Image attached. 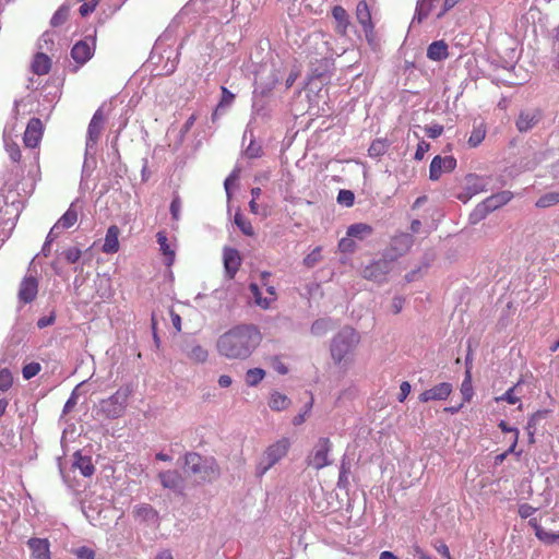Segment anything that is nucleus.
I'll use <instances>...</instances> for the list:
<instances>
[{
  "label": "nucleus",
  "instance_id": "nucleus-1",
  "mask_svg": "<svg viewBox=\"0 0 559 559\" xmlns=\"http://www.w3.org/2000/svg\"><path fill=\"white\" fill-rule=\"evenodd\" d=\"M260 331L250 324L237 325L217 340V350L228 359H246L259 346Z\"/></svg>",
  "mask_w": 559,
  "mask_h": 559
},
{
  "label": "nucleus",
  "instance_id": "nucleus-2",
  "mask_svg": "<svg viewBox=\"0 0 559 559\" xmlns=\"http://www.w3.org/2000/svg\"><path fill=\"white\" fill-rule=\"evenodd\" d=\"M360 343L359 333L352 326H344L331 341L330 350L335 364L352 360L354 352Z\"/></svg>",
  "mask_w": 559,
  "mask_h": 559
},
{
  "label": "nucleus",
  "instance_id": "nucleus-3",
  "mask_svg": "<svg viewBox=\"0 0 559 559\" xmlns=\"http://www.w3.org/2000/svg\"><path fill=\"white\" fill-rule=\"evenodd\" d=\"M132 391L129 388L117 390L111 396L100 402V411L106 418L116 419L124 414Z\"/></svg>",
  "mask_w": 559,
  "mask_h": 559
},
{
  "label": "nucleus",
  "instance_id": "nucleus-4",
  "mask_svg": "<svg viewBox=\"0 0 559 559\" xmlns=\"http://www.w3.org/2000/svg\"><path fill=\"white\" fill-rule=\"evenodd\" d=\"M186 467L194 475H199L203 480H212L219 475L217 464L212 461L206 464L199 453L189 452L185 455Z\"/></svg>",
  "mask_w": 559,
  "mask_h": 559
},
{
  "label": "nucleus",
  "instance_id": "nucleus-5",
  "mask_svg": "<svg viewBox=\"0 0 559 559\" xmlns=\"http://www.w3.org/2000/svg\"><path fill=\"white\" fill-rule=\"evenodd\" d=\"M332 450V442L329 438L321 437L318 439L311 453L307 457L308 466L319 471L331 464L329 453Z\"/></svg>",
  "mask_w": 559,
  "mask_h": 559
},
{
  "label": "nucleus",
  "instance_id": "nucleus-6",
  "mask_svg": "<svg viewBox=\"0 0 559 559\" xmlns=\"http://www.w3.org/2000/svg\"><path fill=\"white\" fill-rule=\"evenodd\" d=\"M414 245V238L412 234L397 233L390 241L389 247L385 250V257L392 261L405 255Z\"/></svg>",
  "mask_w": 559,
  "mask_h": 559
},
{
  "label": "nucleus",
  "instance_id": "nucleus-7",
  "mask_svg": "<svg viewBox=\"0 0 559 559\" xmlns=\"http://www.w3.org/2000/svg\"><path fill=\"white\" fill-rule=\"evenodd\" d=\"M289 448L290 441L285 437L269 445L264 452V460L266 461V465L263 467L262 473H265L269 468L285 457Z\"/></svg>",
  "mask_w": 559,
  "mask_h": 559
},
{
  "label": "nucleus",
  "instance_id": "nucleus-8",
  "mask_svg": "<svg viewBox=\"0 0 559 559\" xmlns=\"http://www.w3.org/2000/svg\"><path fill=\"white\" fill-rule=\"evenodd\" d=\"M393 261L384 255L383 259L371 262L362 270V276L366 280L382 282L385 275L391 271Z\"/></svg>",
  "mask_w": 559,
  "mask_h": 559
},
{
  "label": "nucleus",
  "instance_id": "nucleus-9",
  "mask_svg": "<svg viewBox=\"0 0 559 559\" xmlns=\"http://www.w3.org/2000/svg\"><path fill=\"white\" fill-rule=\"evenodd\" d=\"M456 167V159L449 156L437 155L432 158L429 167V178L432 181L439 180L443 173H451Z\"/></svg>",
  "mask_w": 559,
  "mask_h": 559
},
{
  "label": "nucleus",
  "instance_id": "nucleus-10",
  "mask_svg": "<svg viewBox=\"0 0 559 559\" xmlns=\"http://www.w3.org/2000/svg\"><path fill=\"white\" fill-rule=\"evenodd\" d=\"M44 135V124L39 118H31L24 135L23 143L28 148H35L39 145Z\"/></svg>",
  "mask_w": 559,
  "mask_h": 559
},
{
  "label": "nucleus",
  "instance_id": "nucleus-11",
  "mask_svg": "<svg viewBox=\"0 0 559 559\" xmlns=\"http://www.w3.org/2000/svg\"><path fill=\"white\" fill-rule=\"evenodd\" d=\"M453 386L449 382H441L430 389L425 390L418 396L419 402L428 403L431 401H445L452 393Z\"/></svg>",
  "mask_w": 559,
  "mask_h": 559
},
{
  "label": "nucleus",
  "instance_id": "nucleus-12",
  "mask_svg": "<svg viewBox=\"0 0 559 559\" xmlns=\"http://www.w3.org/2000/svg\"><path fill=\"white\" fill-rule=\"evenodd\" d=\"M38 286V280L35 276H24L17 293L20 302L24 305L33 302L37 297Z\"/></svg>",
  "mask_w": 559,
  "mask_h": 559
},
{
  "label": "nucleus",
  "instance_id": "nucleus-13",
  "mask_svg": "<svg viewBox=\"0 0 559 559\" xmlns=\"http://www.w3.org/2000/svg\"><path fill=\"white\" fill-rule=\"evenodd\" d=\"M94 49L95 38L80 40L72 47L71 56L79 66H83L92 58Z\"/></svg>",
  "mask_w": 559,
  "mask_h": 559
},
{
  "label": "nucleus",
  "instance_id": "nucleus-14",
  "mask_svg": "<svg viewBox=\"0 0 559 559\" xmlns=\"http://www.w3.org/2000/svg\"><path fill=\"white\" fill-rule=\"evenodd\" d=\"M356 19L361 25L367 37L372 34L374 25L371 19V12L366 0H361L356 7Z\"/></svg>",
  "mask_w": 559,
  "mask_h": 559
},
{
  "label": "nucleus",
  "instance_id": "nucleus-15",
  "mask_svg": "<svg viewBox=\"0 0 559 559\" xmlns=\"http://www.w3.org/2000/svg\"><path fill=\"white\" fill-rule=\"evenodd\" d=\"M104 124H105V115L103 112V109L98 108L94 112V115L90 121V124H88L87 139L90 142L96 143L99 140L100 134L104 129Z\"/></svg>",
  "mask_w": 559,
  "mask_h": 559
},
{
  "label": "nucleus",
  "instance_id": "nucleus-16",
  "mask_svg": "<svg viewBox=\"0 0 559 559\" xmlns=\"http://www.w3.org/2000/svg\"><path fill=\"white\" fill-rule=\"evenodd\" d=\"M540 119V112L537 109L522 111L516 119L515 126L520 132L531 130Z\"/></svg>",
  "mask_w": 559,
  "mask_h": 559
},
{
  "label": "nucleus",
  "instance_id": "nucleus-17",
  "mask_svg": "<svg viewBox=\"0 0 559 559\" xmlns=\"http://www.w3.org/2000/svg\"><path fill=\"white\" fill-rule=\"evenodd\" d=\"M27 544L34 559H51L48 539L31 538Z\"/></svg>",
  "mask_w": 559,
  "mask_h": 559
},
{
  "label": "nucleus",
  "instance_id": "nucleus-18",
  "mask_svg": "<svg viewBox=\"0 0 559 559\" xmlns=\"http://www.w3.org/2000/svg\"><path fill=\"white\" fill-rule=\"evenodd\" d=\"M513 194L510 191H501L499 193L492 194L489 198H487L481 206L485 212H492L502 205L507 204L511 199Z\"/></svg>",
  "mask_w": 559,
  "mask_h": 559
},
{
  "label": "nucleus",
  "instance_id": "nucleus-19",
  "mask_svg": "<svg viewBox=\"0 0 559 559\" xmlns=\"http://www.w3.org/2000/svg\"><path fill=\"white\" fill-rule=\"evenodd\" d=\"M119 235H120V229L117 225H111L108 227L106 237H105V242L102 248L104 253L112 254V253L118 252V250L120 248Z\"/></svg>",
  "mask_w": 559,
  "mask_h": 559
},
{
  "label": "nucleus",
  "instance_id": "nucleus-20",
  "mask_svg": "<svg viewBox=\"0 0 559 559\" xmlns=\"http://www.w3.org/2000/svg\"><path fill=\"white\" fill-rule=\"evenodd\" d=\"M332 16L336 23L334 28L336 34L345 36L350 24L348 13L342 5H335L332 9Z\"/></svg>",
  "mask_w": 559,
  "mask_h": 559
},
{
  "label": "nucleus",
  "instance_id": "nucleus-21",
  "mask_svg": "<svg viewBox=\"0 0 559 559\" xmlns=\"http://www.w3.org/2000/svg\"><path fill=\"white\" fill-rule=\"evenodd\" d=\"M241 260L239 257V253L236 249H227L224 252V265L226 273L230 278L235 276L237 273L239 266H240Z\"/></svg>",
  "mask_w": 559,
  "mask_h": 559
},
{
  "label": "nucleus",
  "instance_id": "nucleus-22",
  "mask_svg": "<svg viewBox=\"0 0 559 559\" xmlns=\"http://www.w3.org/2000/svg\"><path fill=\"white\" fill-rule=\"evenodd\" d=\"M427 57L432 61H441L449 57L448 44L444 40H436L427 48Z\"/></svg>",
  "mask_w": 559,
  "mask_h": 559
},
{
  "label": "nucleus",
  "instance_id": "nucleus-23",
  "mask_svg": "<svg viewBox=\"0 0 559 559\" xmlns=\"http://www.w3.org/2000/svg\"><path fill=\"white\" fill-rule=\"evenodd\" d=\"M51 68V59L43 52H37L32 61V71L37 75L47 74Z\"/></svg>",
  "mask_w": 559,
  "mask_h": 559
},
{
  "label": "nucleus",
  "instance_id": "nucleus-24",
  "mask_svg": "<svg viewBox=\"0 0 559 559\" xmlns=\"http://www.w3.org/2000/svg\"><path fill=\"white\" fill-rule=\"evenodd\" d=\"M269 407L274 412H282L287 409L292 402L289 397L278 391H273L269 397Z\"/></svg>",
  "mask_w": 559,
  "mask_h": 559
},
{
  "label": "nucleus",
  "instance_id": "nucleus-25",
  "mask_svg": "<svg viewBox=\"0 0 559 559\" xmlns=\"http://www.w3.org/2000/svg\"><path fill=\"white\" fill-rule=\"evenodd\" d=\"M157 243L159 245V249L165 257V262L168 266H170L175 261V250H173L168 243L167 235L165 231H158L156 234Z\"/></svg>",
  "mask_w": 559,
  "mask_h": 559
},
{
  "label": "nucleus",
  "instance_id": "nucleus-26",
  "mask_svg": "<svg viewBox=\"0 0 559 559\" xmlns=\"http://www.w3.org/2000/svg\"><path fill=\"white\" fill-rule=\"evenodd\" d=\"M73 466L75 468H79L81 474L85 477L92 476L95 472V467L92 463V459L90 456H84L79 452H76L74 454Z\"/></svg>",
  "mask_w": 559,
  "mask_h": 559
},
{
  "label": "nucleus",
  "instance_id": "nucleus-27",
  "mask_svg": "<svg viewBox=\"0 0 559 559\" xmlns=\"http://www.w3.org/2000/svg\"><path fill=\"white\" fill-rule=\"evenodd\" d=\"M440 0H418L415 11V19L418 23H421L436 8V4Z\"/></svg>",
  "mask_w": 559,
  "mask_h": 559
},
{
  "label": "nucleus",
  "instance_id": "nucleus-28",
  "mask_svg": "<svg viewBox=\"0 0 559 559\" xmlns=\"http://www.w3.org/2000/svg\"><path fill=\"white\" fill-rule=\"evenodd\" d=\"M78 222V211L74 209L73 204L70 205L68 211L57 221L56 229H61L62 231L71 228Z\"/></svg>",
  "mask_w": 559,
  "mask_h": 559
},
{
  "label": "nucleus",
  "instance_id": "nucleus-29",
  "mask_svg": "<svg viewBox=\"0 0 559 559\" xmlns=\"http://www.w3.org/2000/svg\"><path fill=\"white\" fill-rule=\"evenodd\" d=\"M269 276H270L269 272H263L261 274L263 285L266 286V294H267V296H265L264 299L258 300V306L262 309H269L271 307V305L277 299V295H276L274 286H270L266 284V280Z\"/></svg>",
  "mask_w": 559,
  "mask_h": 559
},
{
  "label": "nucleus",
  "instance_id": "nucleus-30",
  "mask_svg": "<svg viewBox=\"0 0 559 559\" xmlns=\"http://www.w3.org/2000/svg\"><path fill=\"white\" fill-rule=\"evenodd\" d=\"M372 227L365 223L353 224L347 228V236L358 239H364L366 236L371 235Z\"/></svg>",
  "mask_w": 559,
  "mask_h": 559
},
{
  "label": "nucleus",
  "instance_id": "nucleus-31",
  "mask_svg": "<svg viewBox=\"0 0 559 559\" xmlns=\"http://www.w3.org/2000/svg\"><path fill=\"white\" fill-rule=\"evenodd\" d=\"M158 477L160 479L162 485L165 488L170 489L177 488L181 480L180 474L177 471L162 472L159 473Z\"/></svg>",
  "mask_w": 559,
  "mask_h": 559
},
{
  "label": "nucleus",
  "instance_id": "nucleus-32",
  "mask_svg": "<svg viewBox=\"0 0 559 559\" xmlns=\"http://www.w3.org/2000/svg\"><path fill=\"white\" fill-rule=\"evenodd\" d=\"M389 146L390 143L386 139H376L368 148V155L378 158L386 153Z\"/></svg>",
  "mask_w": 559,
  "mask_h": 559
},
{
  "label": "nucleus",
  "instance_id": "nucleus-33",
  "mask_svg": "<svg viewBox=\"0 0 559 559\" xmlns=\"http://www.w3.org/2000/svg\"><path fill=\"white\" fill-rule=\"evenodd\" d=\"M530 524L534 526L535 528V535L536 537L545 543V544H548V545H551V544H555L556 542H558V537H557V534L555 533H549L547 531H545L540 525H538L536 522H533V521H530Z\"/></svg>",
  "mask_w": 559,
  "mask_h": 559
},
{
  "label": "nucleus",
  "instance_id": "nucleus-34",
  "mask_svg": "<svg viewBox=\"0 0 559 559\" xmlns=\"http://www.w3.org/2000/svg\"><path fill=\"white\" fill-rule=\"evenodd\" d=\"M207 357L209 352L201 345H195L188 352V358L194 364H203Z\"/></svg>",
  "mask_w": 559,
  "mask_h": 559
},
{
  "label": "nucleus",
  "instance_id": "nucleus-35",
  "mask_svg": "<svg viewBox=\"0 0 559 559\" xmlns=\"http://www.w3.org/2000/svg\"><path fill=\"white\" fill-rule=\"evenodd\" d=\"M559 203V192H548L542 195L535 203L536 207L546 209Z\"/></svg>",
  "mask_w": 559,
  "mask_h": 559
},
{
  "label": "nucleus",
  "instance_id": "nucleus-36",
  "mask_svg": "<svg viewBox=\"0 0 559 559\" xmlns=\"http://www.w3.org/2000/svg\"><path fill=\"white\" fill-rule=\"evenodd\" d=\"M234 222L246 236L254 235V229L251 225V222L247 217H245L240 212H237L235 214Z\"/></svg>",
  "mask_w": 559,
  "mask_h": 559
},
{
  "label": "nucleus",
  "instance_id": "nucleus-37",
  "mask_svg": "<svg viewBox=\"0 0 559 559\" xmlns=\"http://www.w3.org/2000/svg\"><path fill=\"white\" fill-rule=\"evenodd\" d=\"M265 377V371L261 368L249 369L246 373V382L249 386L258 385Z\"/></svg>",
  "mask_w": 559,
  "mask_h": 559
},
{
  "label": "nucleus",
  "instance_id": "nucleus-38",
  "mask_svg": "<svg viewBox=\"0 0 559 559\" xmlns=\"http://www.w3.org/2000/svg\"><path fill=\"white\" fill-rule=\"evenodd\" d=\"M70 9L67 5H61L52 15L50 24L53 27L63 25L69 17Z\"/></svg>",
  "mask_w": 559,
  "mask_h": 559
},
{
  "label": "nucleus",
  "instance_id": "nucleus-39",
  "mask_svg": "<svg viewBox=\"0 0 559 559\" xmlns=\"http://www.w3.org/2000/svg\"><path fill=\"white\" fill-rule=\"evenodd\" d=\"M485 136L486 130L484 127L479 126L477 128H474L468 138L467 143L471 147H477L484 141Z\"/></svg>",
  "mask_w": 559,
  "mask_h": 559
},
{
  "label": "nucleus",
  "instance_id": "nucleus-40",
  "mask_svg": "<svg viewBox=\"0 0 559 559\" xmlns=\"http://www.w3.org/2000/svg\"><path fill=\"white\" fill-rule=\"evenodd\" d=\"M13 384L12 372L8 368L0 369V391L7 392Z\"/></svg>",
  "mask_w": 559,
  "mask_h": 559
},
{
  "label": "nucleus",
  "instance_id": "nucleus-41",
  "mask_svg": "<svg viewBox=\"0 0 559 559\" xmlns=\"http://www.w3.org/2000/svg\"><path fill=\"white\" fill-rule=\"evenodd\" d=\"M461 393L463 396V403L469 402L473 397V388L469 371H466V378L463 380L461 385Z\"/></svg>",
  "mask_w": 559,
  "mask_h": 559
},
{
  "label": "nucleus",
  "instance_id": "nucleus-42",
  "mask_svg": "<svg viewBox=\"0 0 559 559\" xmlns=\"http://www.w3.org/2000/svg\"><path fill=\"white\" fill-rule=\"evenodd\" d=\"M41 370V366L39 362L32 361L26 364L22 369V374L25 380H29L37 376Z\"/></svg>",
  "mask_w": 559,
  "mask_h": 559
},
{
  "label": "nucleus",
  "instance_id": "nucleus-43",
  "mask_svg": "<svg viewBox=\"0 0 559 559\" xmlns=\"http://www.w3.org/2000/svg\"><path fill=\"white\" fill-rule=\"evenodd\" d=\"M221 91H222V97L216 107L215 112L213 114V119L215 118L216 112L219 108L229 106L235 99V94H233L230 91H228L225 86H222Z\"/></svg>",
  "mask_w": 559,
  "mask_h": 559
},
{
  "label": "nucleus",
  "instance_id": "nucleus-44",
  "mask_svg": "<svg viewBox=\"0 0 559 559\" xmlns=\"http://www.w3.org/2000/svg\"><path fill=\"white\" fill-rule=\"evenodd\" d=\"M321 247H316L309 254H307L304 259V264L307 267H313L321 259Z\"/></svg>",
  "mask_w": 559,
  "mask_h": 559
},
{
  "label": "nucleus",
  "instance_id": "nucleus-45",
  "mask_svg": "<svg viewBox=\"0 0 559 559\" xmlns=\"http://www.w3.org/2000/svg\"><path fill=\"white\" fill-rule=\"evenodd\" d=\"M78 2H82V5L80 7V14L82 16H86L90 13H92L100 0H76Z\"/></svg>",
  "mask_w": 559,
  "mask_h": 559
},
{
  "label": "nucleus",
  "instance_id": "nucleus-46",
  "mask_svg": "<svg viewBox=\"0 0 559 559\" xmlns=\"http://www.w3.org/2000/svg\"><path fill=\"white\" fill-rule=\"evenodd\" d=\"M5 147H7V152H8L9 156H10V158L14 163H19L21 160V157H22V153H21L20 146L15 142H7L5 143Z\"/></svg>",
  "mask_w": 559,
  "mask_h": 559
},
{
  "label": "nucleus",
  "instance_id": "nucleus-47",
  "mask_svg": "<svg viewBox=\"0 0 559 559\" xmlns=\"http://www.w3.org/2000/svg\"><path fill=\"white\" fill-rule=\"evenodd\" d=\"M62 254L69 263H76L82 255V251L76 247H70Z\"/></svg>",
  "mask_w": 559,
  "mask_h": 559
},
{
  "label": "nucleus",
  "instance_id": "nucleus-48",
  "mask_svg": "<svg viewBox=\"0 0 559 559\" xmlns=\"http://www.w3.org/2000/svg\"><path fill=\"white\" fill-rule=\"evenodd\" d=\"M356 248L353 237H344L338 241V249L344 253H352Z\"/></svg>",
  "mask_w": 559,
  "mask_h": 559
},
{
  "label": "nucleus",
  "instance_id": "nucleus-49",
  "mask_svg": "<svg viewBox=\"0 0 559 559\" xmlns=\"http://www.w3.org/2000/svg\"><path fill=\"white\" fill-rule=\"evenodd\" d=\"M515 385L507 390L502 395L496 397V402L504 401L509 404H516L520 399L514 394Z\"/></svg>",
  "mask_w": 559,
  "mask_h": 559
},
{
  "label": "nucleus",
  "instance_id": "nucleus-50",
  "mask_svg": "<svg viewBox=\"0 0 559 559\" xmlns=\"http://www.w3.org/2000/svg\"><path fill=\"white\" fill-rule=\"evenodd\" d=\"M62 233L61 229H56V224L52 226V228L50 229V231L48 233L47 235V238H46V241L43 246V254L45 257H47V252H46V247H50L51 243L59 237V235Z\"/></svg>",
  "mask_w": 559,
  "mask_h": 559
},
{
  "label": "nucleus",
  "instance_id": "nucleus-51",
  "mask_svg": "<svg viewBox=\"0 0 559 559\" xmlns=\"http://www.w3.org/2000/svg\"><path fill=\"white\" fill-rule=\"evenodd\" d=\"M62 233L61 229H56V224L52 226V228L50 229V231L48 233L47 235V238H46V241L43 246V254L45 257H47V252H46V247H50L51 243L59 237V235Z\"/></svg>",
  "mask_w": 559,
  "mask_h": 559
},
{
  "label": "nucleus",
  "instance_id": "nucleus-52",
  "mask_svg": "<svg viewBox=\"0 0 559 559\" xmlns=\"http://www.w3.org/2000/svg\"><path fill=\"white\" fill-rule=\"evenodd\" d=\"M62 233L61 229H56V224L52 226V228L50 229V231L48 233L47 235V238H46V241L43 246V254L45 257H47V252H46V247H50L51 243L59 237V235Z\"/></svg>",
  "mask_w": 559,
  "mask_h": 559
},
{
  "label": "nucleus",
  "instance_id": "nucleus-53",
  "mask_svg": "<svg viewBox=\"0 0 559 559\" xmlns=\"http://www.w3.org/2000/svg\"><path fill=\"white\" fill-rule=\"evenodd\" d=\"M73 552L79 559H95V551L86 546L79 547Z\"/></svg>",
  "mask_w": 559,
  "mask_h": 559
},
{
  "label": "nucleus",
  "instance_id": "nucleus-54",
  "mask_svg": "<svg viewBox=\"0 0 559 559\" xmlns=\"http://www.w3.org/2000/svg\"><path fill=\"white\" fill-rule=\"evenodd\" d=\"M337 201L347 206L354 203V193L350 190H341L337 195Z\"/></svg>",
  "mask_w": 559,
  "mask_h": 559
},
{
  "label": "nucleus",
  "instance_id": "nucleus-55",
  "mask_svg": "<svg viewBox=\"0 0 559 559\" xmlns=\"http://www.w3.org/2000/svg\"><path fill=\"white\" fill-rule=\"evenodd\" d=\"M429 148H430V144L428 142H426L425 140H421L417 144V148H416L414 158L417 160H421L424 158L425 154L429 151Z\"/></svg>",
  "mask_w": 559,
  "mask_h": 559
},
{
  "label": "nucleus",
  "instance_id": "nucleus-56",
  "mask_svg": "<svg viewBox=\"0 0 559 559\" xmlns=\"http://www.w3.org/2000/svg\"><path fill=\"white\" fill-rule=\"evenodd\" d=\"M272 368L280 374H286L288 372V368L284 365V362L278 357L271 358Z\"/></svg>",
  "mask_w": 559,
  "mask_h": 559
},
{
  "label": "nucleus",
  "instance_id": "nucleus-57",
  "mask_svg": "<svg viewBox=\"0 0 559 559\" xmlns=\"http://www.w3.org/2000/svg\"><path fill=\"white\" fill-rule=\"evenodd\" d=\"M519 436H520L519 429H514V435L512 437V442H510V447L507 450V453L515 454L518 457H520L521 454H522L521 450L520 451L516 450L518 442H519Z\"/></svg>",
  "mask_w": 559,
  "mask_h": 559
},
{
  "label": "nucleus",
  "instance_id": "nucleus-58",
  "mask_svg": "<svg viewBox=\"0 0 559 559\" xmlns=\"http://www.w3.org/2000/svg\"><path fill=\"white\" fill-rule=\"evenodd\" d=\"M154 510L151 506H140L136 507L134 510V514L138 518L147 519L148 516L153 515Z\"/></svg>",
  "mask_w": 559,
  "mask_h": 559
},
{
  "label": "nucleus",
  "instance_id": "nucleus-59",
  "mask_svg": "<svg viewBox=\"0 0 559 559\" xmlns=\"http://www.w3.org/2000/svg\"><path fill=\"white\" fill-rule=\"evenodd\" d=\"M461 0H444L441 10L437 13V19H441L444 14L454 8Z\"/></svg>",
  "mask_w": 559,
  "mask_h": 559
},
{
  "label": "nucleus",
  "instance_id": "nucleus-60",
  "mask_svg": "<svg viewBox=\"0 0 559 559\" xmlns=\"http://www.w3.org/2000/svg\"><path fill=\"white\" fill-rule=\"evenodd\" d=\"M427 135L431 139H437L443 133V126L433 124L425 129Z\"/></svg>",
  "mask_w": 559,
  "mask_h": 559
},
{
  "label": "nucleus",
  "instance_id": "nucleus-61",
  "mask_svg": "<svg viewBox=\"0 0 559 559\" xmlns=\"http://www.w3.org/2000/svg\"><path fill=\"white\" fill-rule=\"evenodd\" d=\"M411 384L407 381H403L400 385V394L397 396L399 402H404L411 393Z\"/></svg>",
  "mask_w": 559,
  "mask_h": 559
},
{
  "label": "nucleus",
  "instance_id": "nucleus-62",
  "mask_svg": "<svg viewBox=\"0 0 559 559\" xmlns=\"http://www.w3.org/2000/svg\"><path fill=\"white\" fill-rule=\"evenodd\" d=\"M181 210V203L179 198H175L170 203V213L175 221L179 219V214Z\"/></svg>",
  "mask_w": 559,
  "mask_h": 559
},
{
  "label": "nucleus",
  "instance_id": "nucleus-63",
  "mask_svg": "<svg viewBox=\"0 0 559 559\" xmlns=\"http://www.w3.org/2000/svg\"><path fill=\"white\" fill-rule=\"evenodd\" d=\"M435 549L441 555L443 556L445 559H453L451 554H450V550H449V547L445 545V543L443 542H437L435 544Z\"/></svg>",
  "mask_w": 559,
  "mask_h": 559
},
{
  "label": "nucleus",
  "instance_id": "nucleus-64",
  "mask_svg": "<svg viewBox=\"0 0 559 559\" xmlns=\"http://www.w3.org/2000/svg\"><path fill=\"white\" fill-rule=\"evenodd\" d=\"M542 415V412H536L528 418L527 425L525 427L526 431H535L537 421Z\"/></svg>",
  "mask_w": 559,
  "mask_h": 559
}]
</instances>
